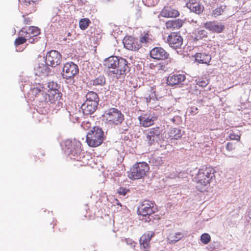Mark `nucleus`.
Here are the masks:
<instances>
[{
	"label": "nucleus",
	"instance_id": "a878e982",
	"mask_svg": "<svg viewBox=\"0 0 251 251\" xmlns=\"http://www.w3.org/2000/svg\"><path fill=\"white\" fill-rule=\"evenodd\" d=\"M80 143L78 141H74V144L67 151H65L67 154H72L73 155L76 154L80 151Z\"/></svg>",
	"mask_w": 251,
	"mask_h": 251
},
{
	"label": "nucleus",
	"instance_id": "a18cd8bd",
	"mask_svg": "<svg viewBox=\"0 0 251 251\" xmlns=\"http://www.w3.org/2000/svg\"><path fill=\"white\" fill-rule=\"evenodd\" d=\"M44 87L41 86H39L38 87H37L36 88H34L33 89V92L35 93L36 94H37V93L43 92Z\"/></svg>",
	"mask_w": 251,
	"mask_h": 251
},
{
	"label": "nucleus",
	"instance_id": "2f4dec72",
	"mask_svg": "<svg viewBox=\"0 0 251 251\" xmlns=\"http://www.w3.org/2000/svg\"><path fill=\"white\" fill-rule=\"evenodd\" d=\"M210 236L208 233H203L201 236V240L204 244H207L210 242Z\"/></svg>",
	"mask_w": 251,
	"mask_h": 251
},
{
	"label": "nucleus",
	"instance_id": "72a5a7b5",
	"mask_svg": "<svg viewBox=\"0 0 251 251\" xmlns=\"http://www.w3.org/2000/svg\"><path fill=\"white\" fill-rule=\"evenodd\" d=\"M74 144V141L70 140H66L63 143V147L64 151H67L71 147L73 146Z\"/></svg>",
	"mask_w": 251,
	"mask_h": 251
},
{
	"label": "nucleus",
	"instance_id": "ea45409f",
	"mask_svg": "<svg viewBox=\"0 0 251 251\" xmlns=\"http://www.w3.org/2000/svg\"><path fill=\"white\" fill-rule=\"evenodd\" d=\"M195 82L197 85H198L200 87H202V88L206 86L208 83V82L207 80L206 81H205V80L200 81V80H196Z\"/></svg>",
	"mask_w": 251,
	"mask_h": 251
},
{
	"label": "nucleus",
	"instance_id": "49530a36",
	"mask_svg": "<svg viewBox=\"0 0 251 251\" xmlns=\"http://www.w3.org/2000/svg\"><path fill=\"white\" fill-rule=\"evenodd\" d=\"M148 35H145L144 36H143L140 39V42L142 43H146L148 42Z\"/></svg>",
	"mask_w": 251,
	"mask_h": 251
},
{
	"label": "nucleus",
	"instance_id": "dca6fc26",
	"mask_svg": "<svg viewBox=\"0 0 251 251\" xmlns=\"http://www.w3.org/2000/svg\"><path fill=\"white\" fill-rule=\"evenodd\" d=\"M156 119L157 117L151 113L143 114L139 117L140 125L145 127L152 125Z\"/></svg>",
	"mask_w": 251,
	"mask_h": 251
},
{
	"label": "nucleus",
	"instance_id": "58836bf2",
	"mask_svg": "<svg viewBox=\"0 0 251 251\" xmlns=\"http://www.w3.org/2000/svg\"><path fill=\"white\" fill-rule=\"evenodd\" d=\"M38 0H19L21 3L23 4L25 6H28L31 3H35Z\"/></svg>",
	"mask_w": 251,
	"mask_h": 251
},
{
	"label": "nucleus",
	"instance_id": "412c9836",
	"mask_svg": "<svg viewBox=\"0 0 251 251\" xmlns=\"http://www.w3.org/2000/svg\"><path fill=\"white\" fill-rule=\"evenodd\" d=\"M195 57L196 61L199 63L208 64L211 60L210 55L203 53H197Z\"/></svg>",
	"mask_w": 251,
	"mask_h": 251
},
{
	"label": "nucleus",
	"instance_id": "79ce46f5",
	"mask_svg": "<svg viewBox=\"0 0 251 251\" xmlns=\"http://www.w3.org/2000/svg\"><path fill=\"white\" fill-rule=\"evenodd\" d=\"M229 137L230 140H235L239 141L240 138V136L238 135H236L234 133H230L229 135Z\"/></svg>",
	"mask_w": 251,
	"mask_h": 251
},
{
	"label": "nucleus",
	"instance_id": "ddd939ff",
	"mask_svg": "<svg viewBox=\"0 0 251 251\" xmlns=\"http://www.w3.org/2000/svg\"><path fill=\"white\" fill-rule=\"evenodd\" d=\"M41 62L36 64L34 68V73L36 75L40 76L41 75H47L49 72V68L46 64L44 58L40 57Z\"/></svg>",
	"mask_w": 251,
	"mask_h": 251
},
{
	"label": "nucleus",
	"instance_id": "a211bd4d",
	"mask_svg": "<svg viewBox=\"0 0 251 251\" xmlns=\"http://www.w3.org/2000/svg\"><path fill=\"white\" fill-rule=\"evenodd\" d=\"M185 78V75L183 74L170 75L167 80V84L171 86L176 85L183 82Z\"/></svg>",
	"mask_w": 251,
	"mask_h": 251
},
{
	"label": "nucleus",
	"instance_id": "393cba45",
	"mask_svg": "<svg viewBox=\"0 0 251 251\" xmlns=\"http://www.w3.org/2000/svg\"><path fill=\"white\" fill-rule=\"evenodd\" d=\"M168 134L169 137H170L172 139L178 140L182 136L181 130L177 128L171 129Z\"/></svg>",
	"mask_w": 251,
	"mask_h": 251
},
{
	"label": "nucleus",
	"instance_id": "09e8293b",
	"mask_svg": "<svg viewBox=\"0 0 251 251\" xmlns=\"http://www.w3.org/2000/svg\"><path fill=\"white\" fill-rule=\"evenodd\" d=\"M59 97V94H57V97Z\"/></svg>",
	"mask_w": 251,
	"mask_h": 251
},
{
	"label": "nucleus",
	"instance_id": "37998d69",
	"mask_svg": "<svg viewBox=\"0 0 251 251\" xmlns=\"http://www.w3.org/2000/svg\"><path fill=\"white\" fill-rule=\"evenodd\" d=\"M189 112L192 115H195L198 112V108L196 106H192L190 108Z\"/></svg>",
	"mask_w": 251,
	"mask_h": 251
},
{
	"label": "nucleus",
	"instance_id": "f257e3e1",
	"mask_svg": "<svg viewBox=\"0 0 251 251\" xmlns=\"http://www.w3.org/2000/svg\"><path fill=\"white\" fill-rule=\"evenodd\" d=\"M103 65L110 75H113V76L117 78H125L129 71L127 61L123 58L116 56H111L105 59Z\"/></svg>",
	"mask_w": 251,
	"mask_h": 251
},
{
	"label": "nucleus",
	"instance_id": "20e7f679",
	"mask_svg": "<svg viewBox=\"0 0 251 251\" xmlns=\"http://www.w3.org/2000/svg\"><path fill=\"white\" fill-rule=\"evenodd\" d=\"M103 132L99 127H94L87 134L86 142L90 147H96L103 142Z\"/></svg>",
	"mask_w": 251,
	"mask_h": 251
},
{
	"label": "nucleus",
	"instance_id": "c756f323",
	"mask_svg": "<svg viewBox=\"0 0 251 251\" xmlns=\"http://www.w3.org/2000/svg\"><path fill=\"white\" fill-rule=\"evenodd\" d=\"M135 40L131 37H126L123 40L125 47L127 49V46H131Z\"/></svg>",
	"mask_w": 251,
	"mask_h": 251
},
{
	"label": "nucleus",
	"instance_id": "de8ad7c7",
	"mask_svg": "<svg viewBox=\"0 0 251 251\" xmlns=\"http://www.w3.org/2000/svg\"><path fill=\"white\" fill-rule=\"evenodd\" d=\"M170 109H171V108H168V110H166V112H168V111H169V112H168V113H169V112H170L173 110V109H171V110H170ZM173 111H174V110H173Z\"/></svg>",
	"mask_w": 251,
	"mask_h": 251
},
{
	"label": "nucleus",
	"instance_id": "bb28decb",
	"mask_svg": "<svg viewBox=\"0 0 251 251\" xmlns=\"http://www.w3.org/2000/svg\"><path fill=\"white\" fill-rule=\"evenodd\" d=\"M86 101L89 102H95L99 103V98L98 94L93 91L88 92L85 96Z\"/></svg>",
	"mask_w": 251,
	"mask_h": 251
},
{
	"label": "nucleus",
	"instance_id": "7ed1b4c3",
	"mask_svg": "<svg viewBox=\"0 0 251 251\" xmlns=\"http://www.w3.org/2000/svg\"><path fill=\"white\" fill-rule=\"evenodd\" d=\"M215 170L210 167L199 170L194 180L197 183L196 187L200 191H202L214 177Z\"/></svg>",
	"mask_w": 251,
	"mask_h": 251
},
{
	"label": "nucleus",
	"instance_id": "4c0bfd02",
	"mask_svg": "<svg viewBox=\"0 0 251 251\" xmlns=\"http://www.w3.org/2000/svg\"><path fill=\"white\" fill-rule=\"evenodd\" d=\"M129 191L126 188L120 187L117 190V192L119 195L125 196Z\"/></svg>",
	"mask_w": 251,
	"mask_h": 251
},
{
	"label": "nucleus",
	"instance_id": "39448f33",
	"mask_svg": "<svg viewBox=\"0 0 251 251\" xmlns=\"http://www.w3.org/2000/svg\"><path fill=\"white\" fill-rule=\"evenodd\" d=\"M149 170V167L145 162H139L133 166L128 172V177L132 179L143 177Z\"/></svg>",
	"mask_w": 251,
	"mask_h": 251
},
{
	"label": "nucleus",
	"instance_id": "4468645a",
	"mask_svg": "<svg viewBox=\"0 0 251 251\" xmlns=\"http://www.w3.org/2000/svg\"><path fill=\"white\" fill-rule=\"evenodd\" d=\"M150 55L156 60H164L168 58L169 54L163 48L155 47L150 51Z\"/></svg>",
	"mask_w": 251,
	"mask_h": 251
},
{
	"label": "nucleus",
	"instance_id": "f704fd0d",
	"mask_svg": "<svg viewBox=\"0 0 251 251\" xmlns=\"http://www.w3.org/2000/svg\"><path fill=\"white\" fill-rule=\"evenodd\" d=\"M207 32L204 29L199 30L196 34V38L199 39H202L207 36Z\"/></svg>",
	"mask_w": 251,
	"mask_h": 251
},
{
	"label": "nucleus",
	"instance_id": "5701e85b",
	"mask_svg": "<svg viewBox=\"0 0 251 251\" xmlns=\"http://www.w3.org/2000/svg\"><path fill=\"white\" fill-rule=\"evenodd\" d=\"M182 25V21L179 19L170 20L166 23V26L168 29H178Z\"/></svg>",
	"mask_w": 251,
	"mask_h": 251
},
{
	"label": "nucleus",
	"instance_id": "f3484780",
	"mask_svg": "<svg viewBox=\"0 0 251 251\" xmlns=\"http://www.w3.org/2000/svg\"><path fill=\"white\" fill-rule=\"evenodd\" d=\"M98 105V103L95 102L85 101L82 104L81 108L84 115H89L93 113L96 110Z\"/></svg>",
	"mask_w": 251,
	"mask_h": 251
},
{
	"label": "nucleus",
	"instance_id": "0eeeda50",
	"mask_svg": "<svg viewBox=\"0 0 251 251\" xmlns=\"http://www.w3.org/2000/svg\"><path fill=\"white\" fill-rule=\"evenodd\" d=\"M78 72L77 65L73 62H69L64 64L61 74L64 79L72 80Z\"/></svg>",
	"mask_w": 251,
	"mask_h": 251
},
{
	"label": "nucleus",
	"instance_id": "4be33fe9",
	"mask_svg": "<svg viewBox=\"0 0 251 251\" xmlns=\"http://www.w3.org/2000/svg\"><path fill=\"white\" fill-rule=\"evenodd\" d=\"M186 6L191 11L198 14L201 13L203 10V7L196 1L195 2H190L189 3H186Z\"/></svg>",
	"mask_w": 251,
	"mask_h": 251
},
{
	"label": "nucleus",
	"instance_id": "7c9ffc66",
	"mask_svg": "<svg viewBox=\"0 0 251 251\" xmlns=\"http://www.w3.org/2000/svg\"><path fill=\"white\" fill-rule=\"evenodd\" d=\"M141 47L140 43L134 41L131 46H127V50H137Z\"/></svg>",
	"mask_w": 251,
	"mask_h": 251
},
{
	"label": "nucleus",
	"instance_id": "6ab92c4d",
	"mask_svg": "<svg viewBox=\"0 0 251 251\" xmlns=\"http://www.w3.org/2000/svg\"><path fill=\"white\" fill-rule=\"evenodd\" d=\"M161 15L164 17L175 18L179 16V12L169 6L165 7L161 11Z\"/></svg>",
	"mask_w": 251,
	"mask_h": 251
},
{
	"label": "nucleus",
	"instance_id": "f03ea898",
	"mask_svg": "<svg viewBox=\"0 0 251 251\" xmlns=\"http://www.w3.org/2000/svg\"><path fill=\"white\" fill-rule=\"evenodd\" d=\"M103 116L109 125H120V130L122 133L128 130V126L126 122H124V115L118 109L115 108L108 109L104 112Z\"/></svg>",
	"mask_w": 251,
	"mask_h": 251
},
{
	"label": "nucleus",
	"instance_id": "2eb2a0df",
	"mask_svg": "<svg viewBox=\"0 0 251 251\" xmlns=\"http://www.w3.org/2000/svg\"><path fill=\"white\" fill-rule=\"evenodd\" d=\"M204 27L212 32L221 33L224 30V25L216 21L207 22L204 25Z\"/></svg>",
	"mask_w": 251,
	"mask_h": 251
},
{
	"label": "nucleus",
	"instance_id": "473e14b6",
	"mask_svg": "<svg viewBox=\"0 0 251 251\" xmlns=\"http://www.w3.org/2000/svg\"><path fill=\"white\" fill-rule=\"evenodd\" d=\"M89 20L87 19H81L79 22V27L81 29H85L89 25Z\"/></svg>",
	"mask_w": 251,
	"mask_h": 251
},
{
	"label": "nucleus",
	"instance_id": "aec40b11",
	"mask_svg": "<svg viewBox=\"0 0 251 251\" xmlns=\"http://www.w3.org/2000/svg\"><path fill=\"white\" fill-rule=\"evenodd\" d=\"M154 235V232L152 231H149L147 233L143 235L140 239L141 247L145 249H148L149 247L150 240Z\"/></svg>",
	"mask_w": 251,
	"mask_h": 251
},
{
	"label": "nucleus",
	"instance_id": "b1692460",
	"mask_svg": "<svg viewBox=\"0 0 251 251\" xmlns=\"http://www.w3.org/2000/svg\"><path fill=\"white\" fill-rule=\"evenodd\" d=\"M184 235V233L182 232L172 233L168 235V241L170 244L175 243L181 239Z\"/></svg>",
	"mask_w": 251,
	"mask_h": 251
},
{
	"label": "nucleus",
	"instance_id": "6e6552de",
	"mask_svg": "<svg viewBox=\"0 0 251 251\" xmlns=\"http://www.w3.org/2000/svg\"><path fill=\"white\" fill-rule=\"evenodd\" d=\"M162 130L159 127L151 128L147 133L146 141L150 145L158 143L162 139L161 132Z\"/></svg>",
	"mask_w": 251,
	"mask_h": 251
},
{
	"label": "nucleus",
	"instance_id": "9d476101",
	"mask_svg": "<svg viewBox=\"0 0 251 251\" xmlns=\"http://www.w3.org/2000/svg\"><path fill=\"white\" fill-rule=\"evenodd\" d=\"M155 210L153 203L149 201H145L139 206L137 212L139 215L146 216L154 213Z\"/></svg>",
	"mask_w": 251,
	"mask_h": 251
},
{
	"label": "nucleus",
	"instance_id": "cd10ccee",
	"mask_svg": "<svg viewBox=\"0 0 251 251\" xmlns=\"http://www.w3.org/2000/svg\"><path fill=\"white\" fill-rule=\"evenodd\" d=\"M226 7V6H221L220 7L216 8L212 11V16L217 17L219 15H221L224 13Z\"/></svg>",
	"mask_w": 251,
	"mask_h": 251
},
{
	"label": "nucleus",
	"instance_id": "9b49d317",
	"mask_svg": "<svg viewBox=\"0 0 251 251\" xmlns=\"http://www.w3.org/2000/svg\"><path fill=\"white\" fill-rule=\"evenodd\" d=\"M21 32L25 33V37L28 40L29 43H34L37 41V37L40 34V29L36 26H30L27 29L23 28Z\"/></svg>",
	"mask_w": 251,
	"mask_h": 251
},
{
	"label": "nucleus",
	"instance_id": "c85d7f7f",
	"mask_svg": "<svg viewBox=\"0 0 251 251\" xmlns=\"http://www.w3.org/2000/svg\"><path fill=\"white\" fill-rule=\"evenodd\" d=\"M176 111H173L172 110L170 112H169V115H168L169 119L175 124L176 123V121L179 120V117L176 114Z\"/></svg>",
	"mask_w": 251,
	"mask_h": 251
},
{
	"label": "nucleus",
	"instance_id": "f8f14e48",
	"mask_svg": "<svg viewBox=\"0 0 251 251\" xmlns=\"http://www.w3.org/2000/svg\"><path fill=\"white\" fill-rule=\"evenodd\" d=\"M167 42L171 48L177 49L181 47L182 44L183 39L179 34L173 32L168 36Z\"/></svg>",
	"mask_w": 251,
	"mask_h": 251
},
{
	"label": "nucleus",
	"instance_id": "1a4fd4ad",
	"mask_svg": "<svg viewBox=\"0 0 251 251\" xmlns=\"http://www.w3.org/2000/svg\"><path fill=\"white\" fill-rule=\"evenodd\" d=\"M62 60L61 54L56 50H51L46 55L45 61L46 64L51 67H55L59 65Z\"/></svg>",
	"mask_w": 251,
	"mask_h": 251
},
{
	"label": "nucleus",
	"instance_id": "c03bdc74",
	"mask_svg": "<svg viewBox=\"0 0 251 251\" xmlns=\"http://www.w3.org/2000/svg\"><path fill=\"white\" fill-rule=\"evenodd\" d=\"M226 149L228 151H231L234 149V147L232 143L228 142L226 146Z\"/></svg>",
	"mask_w": 251,
	"mask_h": 251
},
{
	"label": "nucleus",
	"instance_id": "a19ab883",
	"mask_svg": "<svg viewBox=\"0 0 251 251\" xmlns=\"http://www.w3.org/2000/svg\"><path fill=\"white\" fill-rule=\"evenodd\" d=\"M77 115V113H75L73 114V115H70V120L73 123H75L77 121H78L79 119V117Z\"/></svg>",
	"mask_w": 251,
	"mask_h": 251
},
{
	"label": "nucleus",
	"instance_id": "c9c22d12",
	"mask_svg": "<svg viewBox=\"0 0 251 251\" xmlns=\"http://www.w3.org/2000/svg\"><path fill=\"white\" fill-rule=\"evenodd\" d=\"M198 85H197L196 84V85H193L191 86L189 92L195 95H198V94L200 93V91L198 89Z\"/></svg>",
	"mask_w": 251,
	"mask_h": 251
},
{
	"label": "nucleus",
	"instance_id": "e433bc0d",
	"mask_svg": "<svg viewBox=\"0 0 251 251\" xmlns=\"http://www.w3.org/2000/svg\"><path fill=\"white\" fill-rule=\"evenodd\" d=\"M26 40H28L25 37H19L16 39L15 41V46H18L21 44H23L25 42Z\"/></svg>",
	"mask_w": 251,
	"mask_h": 251
},
{
	"label": "nucleus",
	"instance_id": "423d86ee",
	"mask_svg": "<svg viewBox=\"0 0 251 251\" xmlns=\"http://www.w3.org/2000/svg\"><path fill=\"white\" fill-rule=\"evenodd\" d=\"M93 86L99 93L104 98H107L111 94L109 86L106 82V78L103 75H100L92 80Z\"/></svg>",
	"mask_w": 251,
	"mask_h": 251
}]
</instances>
